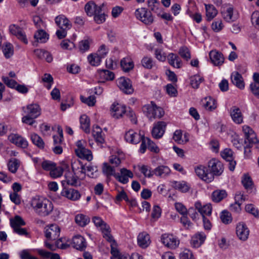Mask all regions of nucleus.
Masks as SVG:
<instances>
[{"mask_svg":"<svg viewBox=\"0 0 259 259\" xmlns=\"http://www.w3.org/2000/svg\"><path fill=\"white\" fill-rule=\"evenodd\" d=\"M30 204L34 212L38 216L46 217L51 215V211L53 210L52 202L49 199L36 196L33 197Z\"/></svg>","mask_w":259,"mask_h":259,"instance_id":"nucleus-1","label":"nucleus"},{"mask_svg":"<svg viewBox=\"0 0 259 259\" xmlns=\"http://www.w3.org/2000/svg\"><path fill=\"white\" fill-rule=\"evenodd\" d=\"M142 109L144 113L151 120L155 118H160L164 114L163 109L158 107L153 102L144 105Z\"/></svg>","mask_w":259,"mask_h":259,"instance_id":"nucleus-2","label":"nucleus"},{"mask_svg":"<svg viewBox=\"0 0 259 259\" xmlns=\"http://www.w3.org/2000/svg\"><path fill=\"white\" fill-rule=\"evenodd\" d=\"M137 19L146 25H151L154 22V16L151 12L145 8L137 9L135 13Z\"/></svg>","mask_w":259,"mask_h":259,"instance_id":"nucleus-3","label":"nucleus"},{"mask_svg":"<svg viewBox=\"0 0 259 259\" xmlns=\"http://www.w3.org/2000/svg\"><path fill=\"white\" fill-rule=\"evenodd\" d=\"M161 241L166 247L170 249L176 248L179 243V240L171 234H164L161 236Z\"/></svg>","mask_w":259,"mask_h":259,"instance_id":"nucleus-4","label":"nucleus"},{"mask_svg":"<svg viewBox=\"0 0 259 259\" xmlns=\"http://www.w3.org/2000/svg\"><path fill=\"white\" fill-rule=\"evenodd\" d=\"M195 171L198 177L207 183L211 182L214 179L213 175L208 171V168L205 166H197L195 168Z\"/></svg>","mask_w":259,"mask_h":259,"instance_id":"nucleus-5","label":"nucleus"},{"mask_svg":"<svg viewBox=\"0 0 259 259\" xmlns=\"http://www.w3.org/2000/svg\"><path fill=\"white\" fill-rule=\"evenodd\" d=\"M60 229L55 224H51L45 228V236L50 240H55L60 236Z\"/></svg>","mask_w":259,"mask_h":259,"instance_id":"nucleus-6","label":"nucleus"},{"mask_svg":"<svg viewBox=\"0 0 259 259\" xmlns=\"http://www.w3.org/2000/svg\"><path fill=\"white\" fill-rule=\"evenodd\" d=\"M221 14L223 19L228 22L235 21L238 17V14L234 12L233 8L230 6L224 7Z\"/></svg>","mask_w":259,"mask_h":259,"instance_id":"nucleus-7","label":"nucleus"},{"mask_svg":"<svg viewBox=\"0 0 259 259\" xmlns=\"http://www.w3.org/2000/svg\"><path fill=\"white\" fill-rule=\"evenodd\" d=\"M117 84L119 89L125 94H131L134 92L131 81L127 78L120 77L117 80Z\"/></svg>","mask_w":259,"mask_h":259,"instance_id":"nucleus-8","label":"nucleus"},{"mask_svg":"<svg viewBox=\"0 0 259 259\" xmlns=\"http://www.w3.org/2000/svg\"><path fill=\"white\" fill-rule=\"evenodd\" d=\"M61 195L71 201H77L81 197L79 192L73 188L64 187L61 193Z\"/></svg>","mask_w":259,"mask_h":259,"instance_id":"nucleus-9","label":"nucleus"},{"mask_svg":"<svg viewBox=\"0 0 259 259\" xmlns=\"http://www.w3.org/2000/svg\"><path fill=\"white\" fill-rule=\"evenodd\" d=\"M72 169L74 175L80 182L83 180L85 177V167L80 162V161H75L72 163Z\"/></svg>","mask_w":259,"mask_h":259,"instance_id":"nucleus-10","label":"nucleus"},{"mask_svg":"<svg viewBox=\"0 0 259 259\" xmlns=\"http://www.w3.org/2000/svg\"><path fill=\"white\" fill-rule=\"evenodd\" d=\"M145 138L140 133H138L133 130H130L125 133L124 139L127 142L133 144H137Z\"/></svg>","mask_w":259,"mask_h":259,"instance_id":"nucleus-11","label":"nucleus"},{"mask_svg":"<svg viewBox=\"0 0 259 259\" xmlns=\"http://www.w3.org/2000/svg\"><path fill=\"white\" fill-rule=\"evenodd\" d=\"M208 167L213 176L214 175L220 176L224 170L223 164L216 159H212L208 162Z\"/></svg>","mask_w":259,"mask_h":259,"instance_id":"nucleus-12","label":"nucleus"},{"mask_svg":"<svg viewBox=\"0 0 259 259\" xmlns=\"http://www.w3.org/2000/svg\"><path fill=\"white\" fill-rule=\"evenodd\" d=\"M8 139L12 143L21 148H26L28 145L27 140L18 134H11Z\"/></svg>","mask_w":259,"mask_h":259,"instance_id":"nucleus-13","label":"nucleus"},{"mask_svg":"<svg viewBox=\"0 0 259 259\" xmlns=\"http://www.w3.org/2000/svg\"><path fill=\"white\" fill-rule=\"evenodd\" d=\"M223 159L229 162V168L231 171L235 169L236 162L234 160L233 152L230 149H225L221 152Z\"/></svg>","mask_w":259,"mask_h":259,"instance_id":"nucleus-14","label":"nucleus"},{"mask_svg":"<svg viewBox=\"0 0 259 259\" xmlns=\"http://www.w3.org/2000/svg\"><path fill=\"white\" fill-rule=\"evenodd\" d=\"M166 123L164 121H158L155 123L152 131V135L153 138L155 139H159L163 135Z\"/></svg>","mask_w":259,"mask_h":259,"instance_id":"nucleus-15","label":"nucleus"},{"mask_svg":"<svg viewBox=\"0 0 259 259\" xmlns=\"http://www.w3.org/2000/svg\"><path fill=\"white\" fill-rule=\"evenodd\" d=\"M9 31L12 34L15 35L25 44L28 43L26 36L22 28L14 24L11 25L9 27Z\"/></svg>","mask_w":259,"mask_h":259,"instance_id":"nucleus-16","label":"nucleus"},{"mask_svg":"<svg viewBox=\"0 0 259 259\" xmlns=\"http://www.w3.org/2000/svg\"><path fill=\"white\" fill-rule=\"evenodd\" d=\"M146 148L149 149L151 151L158 153L159 148L156 144L151 141L149 138H144L142 139V143L141 145L140 152L142 153L145 152Z\"/></svg>","mask_w":259,"mask_h":259,"instance_id":"nucleus-17","label":"nucleus"},{"mask_svg":"<svg viewBox=\"0 0 259 259\" xmlns=\"http://www.w3.org/2000/svg\"><path fill=\"white\" fill-rule=\"evenodd\" d=\"M24 113L37 118L41 114V108L37 104H31L27 105L26 107L23 108Z\"/></svg>","mask_w":259,"mask_h":259,"instance_id":"nucleus-18","label":"nucleus"},{"mask_svg":"<svg viewBox=\"0 0 259 259\" xmlns=\"http://www.w3.org/2000/svg\"><path fill=\"white\" fill-rule=\"evenodd\" d=\"M242 130L245 137V142L249 144H254L257 142L256 136L254 131L248 125H244Z\"/></svg>","mask_w":259,"mask_h":259,"instance_id":"nucleus-19","label":"nucleus"},{"mask_svg":"<svg viewBox=\"0 0 259 259\" xmlns=\"http://www.w3.org/2000/svg\"><path fill=\"white\" fill-rule=\"evenodd\" d=\"M134 177L133 172L127 169L126 168H123L120 169V173H117L115 175V178L119 182L122 184H126L128 182V178H132Z\"/></svg>","mask_w":259,"mask_h":259,"instance_id":"nucleus-20","label":"nucleus"},{"mask_svg":"<svg viewBox=\"0 0 259 259\" xmlns=\"http://www.w3.org/2000/svg\"><path fill=\"white\" fill-rule=\"evenodd\" d=\"M112 116L115 118H119L125 114L126 108L123 105L118 103H113L111 106Z\"/></svg>","mask_w":259,"mask_h":259,"instance_id":"nucleus-21","label":"nucleus"},{"mask_svg":"<svg viewBox=\"0 0 259 259\" xmlns=\"http://www.w3.org/2000/svg\"><path fill=\"white\" fill-rule=\"evenodd\" d=\"M230 113L232 119L235 123L241 124L243 122V116L239 108L232 107L230 109Z\"/></svg>","mask_w":259,"mask_h":259,"instance_id":"nucleus-22","label":"nucleus"},{"mask_svg":"<svg viewBox=\"0 0 259 259\" xmlns=\"http://www.w3.org/2000/svg\"><path fill=\"white\" fill-rule=\"evenodd\" d=\"M249 230L243 223H239L236 226V234L241 240H246L249 235Z\"/></svg>","mask_w":259,"mask_h":259,"instance_id":"nucleus-23","label":"nucleus"},{"mask_svg":"<svg viewBox=\"0 0 259 259\" xmlns=\"http://www.w3.org/2000/svg\"><path fill=\"white\" fill-rule=\"evenodd\" d=\"M137 242L139 246L142 248H147L151 243L149 235L145 232L140 233L138 236Z\"/></svg>","mask_w":259,"mask_h":259,"instance_id":"nucleus-24","label":"nucleus"},{"mask_svg":"<svg viewBox=\"0 0 259 259\" xmlns=\"http://www.w3.org/2000/svg\"><path fill=\"white\" fill-rule=\"evenodd\" d=\"M72 244L74 248L79 250H83L87 247L85 239L79 235L75 236L72 238Z\"/></svg>","mask_w":259,"mask_h":259,"instance_id":"nucleus-25","label":"nucleus"},{"mask_svg":"<svg viewBox=\"0 0 259 259\" xmlns=\"http://www.w3.org/2000/svg\"><path fill=\"white\" fill-rule=\"evenodd\" d=\"M195 207L202 217H205V215H210L211 213L212 207L210 204L202 205L200 201H197L195 203Z\"/></svg>","mask_w":259,"mask_h":259,"instance_id":"nucleus-26","label":"nucleus"},{"mask_svg":"<svg viewBox=\"0 0 259 259\" xmlns=\"http://www.w3.org/2000/svg\"><path fill=\"white\" fill-rule=\"evenodd\" d=\"M206 239V235L203 232H198L194 235L191 238V244L195 248L200 246Z\"/></svg>","mask_w":259,"mask_h":259,"instance_id":"nucleus-27","label":"nucleus"},{"mask_svg":"<svg viewBox=\"0 0 259 259\" xmlns=\"http://www.w3.org/2000/svg\"><path fill=\"white\" fill-rule=\"evenodd\" d=\"M209 57L211 62L215 66H220L224 63L223 55L217 51H211L209 53Z\"/></svg>","mask_w":259,"mask_h":259,"instance_id":"nucleus-28","label":"nucleus"},{"mask_svg":"<svg viewBox=\"0 0 259 259\" xmlns=\"http://www.w3.org/2000/svg\"><path fill=\"white\" fill-rule=\"evenodd\" d=\"M65 180L62 181L63 186L64 185L65 183L68 185L73 186H76L80 185V182L78 179L74 174L73 175L70 171H67L65 173Z\"/></svg>","mask_w":259,"mask_h":259,"instance_id":"nucleus-29","label":"nucleus"},{"mask_svg":"<svg viewBox=\"0 0 259 259\" xmlns=\"http://www.w3.org/2000/svg\"><path fill=\"white\" fill-rule=\"evenodd\" d=\"M55 23L60 28L70 29L71 26L68 19L63 15L58 16L55 18Z\"/></svg>","mask_w":259,"mask_h":259,"instance_id":"nucleus-30","label":"nucleus"},{"mask_svg":"<svg viewBox=\"0 0 259 259\" xmlns=\"http://www.w3.org/2000/svg\"><path fill=\"white\" fill-rule=\"evenodd\" d=\"M168 63L174 67L180 68L183 65L182 61L179 57L174 53H169L167 56Z\"/></svg>","mask_w":259,"mask_h":259,"instance_id":"nucleus-31","label":"nucleus"},{"mask_svg":"<svg viewBox=\"0 0 259 259\" xmlns=\"http://www.w3.org/2000/svg\"><path fill=\"white\" fill-rule=\"evenodd\" d=\"M232 83L237 88L243 89L244 88V82L242 75L237 71L233 72L231 76Z\"/></svg>","mask_w":259,"mask_h":259,"instance_id":"nucleus-32","label":"nucleus"},{"mask_svg":"<svg viewBox=\"0 0 259 259\" xmlns=\"http://www.w3.org/2000/svg\"><path fill=\"white\" fill-rule=\"evenodd\" d=\"M154 175L160 178H165L169 175L170 169L165 165H160L153 170Z\"/></svg>","mask_w":259,"mask_h":259,"instance_id":"nucleus-33","label":"nucleus"},{"mask_svg":"<svg viewBox=\"0 0 259 259\" xmlns=\"http://www.w3.org/2000/svg\"><path fill=\"white\" fill-rule=\"evenodd\" d=\"M92 135L97 143L99 144L104 143V134L103 133L102 129L98 125L93 127Z\"/></svg>","mask_w":259,"mask_h":259,"instance_id":"nucleus-34","label":"nucleus"},{"mask_svg":"<svg viewBox=\"0 0 259 259\" xmlns=\"http://www.w3.org/2000/svg\"><path fill=\"white\" fill-rule=\"evenodd\" d=\"M202 106L208 111H212L217 108V103L214 99L208 97L204 98L201 101Z\"/></svg>","mask_w":259,"mask_h":259,"instance_id":"nucleus-35","label":"nucleus"},{"mask_svg":"<svg viewBox=\"0 0 259 259\" xmlns=\"http://www.w3.org/2000/svg\"><path fill=\"white\" fill-rule=\"evenodd\" d=\"M100 8V6H97L93 2L88 3L84 7L85 12L89 16H94L96 13H99Z\"/></svg>","mask_w":259,"mask_h":259,"instance_id":"nucleus-36","label":"nucleus"},{"mask_svg":"<svg viewBox=\"0 0 259 259\" xmlns=\"http://www.w3.org/2000/svg\"><path fill=\"white\" fill-rule=\"evenodd\" d=\"M148 6L150 9L155 13L157 16L162 13L163 8L159 2L156 0H149L148 2Z\"/></svg>","mask_w":259,"mask_h":259,"instance_id":"nucleus-37","label":"nucleus"},{"mask_svg":"<svg viewBox=\"0 0 259 259\" xmlns=\"http://www.w3.org/2000/svg\"><path fill=\"white\" fill-rule=\"evenodd\" d=\"M75 153L77 156L80 158L91 161L93 159V156L91 151L85 148L80 150H75Z\"/></svg>","mask_w":259,"mask_h":259,"instance_id":"nucleus-38","label":"nucleus"},{"mask_svg":"<svg viewBox=\"0 0 259 259\" xmlns=\"http://www.w3.org/2000/svg\"><path fill=\"white\" fill-rule=\"evenodd\" d=\"M172 186L176 189L183 193L188 192L190 188V186L185 181H175L172 183Z\"/></svg>","mask_w":259,"mask_h":259,"instance_id":"nucleus-39","label":"nucleus"},{"mask_svg":"<svg viewBox=\"0 0 259 259\" xmlns=\"http://www.w3.org/2000/svg\"><path fill=\"white\" fill-rule=\"evenodd\" d=\"M205 9L206 18L208 21L212 20L218 14V11L212 5H205Z\"/></svg>","mask_w":259,"mask_h":259,"instance_id":"nucleus-40","label":"nucleus"},{"mask_svg":"<svg viewBox=\"0 0 259 259\" xmlns=\"http://www.w3.org/2000/svg\"><path fill=\"white\" fill-rule=\"evenodd\" d=\"M75 221L77 224L81 227H84L90 222V219L88 216L83 214H78L75 216Z\"/></svg>","mask_w":259,"mask_h":259,"instance_id":"nucleus-41","label":"nucleus"},{"mask_svg":"<svg viewBox=\"0 0 259 259\" xmlns=\"http://www.w3.org/2000/svg\"><path fill=\"white\" fill-rule=\"evenodd\" d=\"M80 127L87 133L90 132V120L86 115H82L80 117Z\"/></svg>","mask_w":259,"mask_h":259,"instance_id":"nucleus-42","label":"nucleus"},{"mask_svg":"<svg viewBox=\"0 0 259 259\" xmlns=\"http://www.w3.org/2000/svg\"><path fill=\"white\" fill-rule=\"evenodd\" d=\"M102 232L103 237L109 242L111 243V245H113V243H114V240L113 239V236L111 234L110 228V227L107 225L104 228H103L101 230Z\"/></svg>","mask_w":259,"mask_h":259,"instance_id":"nucleus-43","label":"nucleus"},{"mask_svg":"<svg viewBox=\"0 0 259 259\" xmlns=\"http://www.w3.org/2000/svg\"><path fill=\"white\" fill-rule=\"evenodd\" d=\"M20 164V162L19 160L15 158L11 159L8 163V169L12 173L15 174L17 171Z\"/></svg>","mask_w":259,"mask_h":259,"instance_id":"nucleus-44","label":"nucleus"},{"mask_svg":"<svg viewBox=\"0 0 259 259\" xmlns=\"http://www.w3.org/2000/svg\"><path fill=\"white\" fill-rule=\"evenodd\" d=\"M227 196L226 191L218 190L214 191L212 194V199L214 202H218L223 200Z\"/></svg>","mask_w":259,"mask_h":259,"instance_id":"nucleus-45","label":"nucleus"},{"mask_svg":"<svg viewBox=\"0 0 259 259\" xmlns=\"http://www.w3.org/2000/svg\"><path fill=\"white\" fill-rule=\"evenodd\" d=\"M92 43V39L88 38L81 40L79 43V51L83 53L90 49V45Z\"/></svg>","mask_w":259,"mask_h":259,"instance_id":"nucleus-46","label":"nucleus"},{"mask_svg":"<svg viewBox=\"0 0 259 259\" xmlns=\"http://www.w3.org/2000/svg\"><path fill=\"white\" fill-rule=\"evenodd\" d=\"M34 37L37 42L40 43L46 42L49 38L48 34L42 29L38 30L34 34Z\"/></svg>","mask_w":259,"mask_h":259,"instance_id":"nucleus-47","label":"nucleus"},{"mask_svg":"<svg viewBox=\"0 0 259 259\" xmlns=\"http://www.w3.org/2000/svg\"><path fill=\"white\" fill-rule=\"evenodd\" d=\"M2 51L6 58H10L14 54V49L12 45L9 42L6 43L2 48Z\"/></svg>","mask_w":259,"mask_h":259,"instance_id":"nucleus-48","label":"nucleus"},{"mask_svg":"<svg viewBox=\"0 0 259 259\" xmlns=\"http://www.w3.org/2000/svg\"><path fill=\"white\" fill-rule=\"evenodd\" d=\"M102 58L97 54H91L88 57L89 63L94 66L99 65L101 62Z\"/></svg>","mask_w":259,"mask_h":259,"instance_id":"nucleus-49","label":"nucleus"},{"mask_svg":"<svg viewBox=\"0 0 259 259\" xmlns=\"http://www.w3.org/2000/svg\"><path fill=\"white\" fill-rule=\"evenodd\" d=\"M242 184L247 191L251 190L253 187L251 178L247 175H244L242 179Z\"/></svg>","mask_w":259,"mask_h":259,"instance_id":"nucleus-50","label":"nucleus"},{"mask_svg":"<svg viewBox=\"0 0 259 259\" xmlns=\"http://www.w3.org/2000/svg\"><path fill=\"white\" fill-rule=\"evenodd\" d=\"M121 67L124 71L127 72L134 67L133 62L130 58H124L120 62Z\"/></svg>","mask_w":259,"mask_h":259,"instance_id":"nucleus-51","label":"nucleus"},{"mask_svg":"<svg viewBox=\"0 0 259 259\" xmlns=\"http://www.w3.org/2000/svg\"><path fill=\"white\" fill-rule=\"evenodd\" d=\"M100 78L106 80H112L114 78V74L111 71L107 70H101L99 71Z\"/></svg>","mask_w":259,"mask_h":259,"instance_id":"nucleus-52","label":"nucleus"},{"mask_svg":"<svg viewBox=\"0 0 259 259\" xmlns=\"http://www.w3.org/2000/svg\"><path fill=\"white\" fill-rule=\"evenodd\" d=\"M31 139L34 144L40 148L44 147L45 143L41 139L38 135L36 134H32L31 135Z\"/></svg>","mask_w":259,"mask_h":259,"instance_id":"nucleus-53","label":"nucleus"},{"mask_svg":"<svg viewBox=\"0 0 259 259\" xmlns=\"http://www.w3.org/2000/svg\"><path fill=\"white\" fill-rule=\"evenodd\" d=\"M111 253L112 255L111 259H127L128 257L127 255L121 254L117 248L112 247V245H111Z\"/></svg>","mask_w":259,"mask_h":259,"instance_id":"nucleus-54","label":"nucleus"},{"mask_svg":"<svg viewBox=\"0 0 259 259\" xmlns=\"http://www.w3.org/2000/svg\"><path fill=\"white\" fill-rule=\"evenodd\" d=\"M103 171L107 177L113 176L115 177V175L117 174L115 173L114 168L106 163L103 164Z\"/></svg>","mask_w":259,"mask_h":259,"instance_id":"nucleus-55","label":"nucleus"},{"mask_svg":"<svg viewBox=\"0 0 259 259\" xmlns=\"http://www.w3.org/2000/svg\"><path fill=\"white\" fill-rule=\"evenodd\" d=\"M10 223L11 226L13 228L17 227H20L25 225V223L23 219L18 215H16L14 219H11L10 220Z\"/></svg>","mask_w":259,"mask_h":259,"instance_id":"nucleus-56","label":"nucleus"},{"mask_svg":"<svg viewBox=\"0 0 259 259\" xmlns=\"http://www.w3.org/2000/svg\"><path fill=\"white\" fill-rule=\"evenodd\" d=\"M63 172V168L62 167L54 166L50 172V175L53 178H57L61 177Z\"/></svg>","mask_w":259,"mask_h":259,"instance_id":"nucleus-57","label":"nucleus"},{"mask_svg":"<svg viewBox=\"0 0 259 259\" xmlns=\"http://www.w3.org/2000/svg\"><path fill=\"white\" fill-rule=\"evenodd\" d=\"M92 222L94 223L95 225L97 227L99 228L100 230L102 229L108 225L101 219V218L95 216L92 218Z\"/></svg>","mask_w":259,"mask_h":259,"instance_id":"nucleus-58","label":"nucleus"},{"mask_svg":"<svg viewBox=\"0 0 259 259\" xmlns=\"http://www.w3.org/2000/svg\"><path fill=\"white\" fill-rule=\"evenodd\" d=\"M191 84L193 88L197 89L201 82L203 80L202 77L195 75L191 77Z\"/></svg>","mask_w":259,"mask_h":259,"instance_id":"nucleus-59","label":"nucleus"},{"mask_svg":"<svg viewBox=\"0 0 259 259\" xmlns=\"http://www.w3.org/2000/svg\"><path fill=\"white\" fill-rule=\"evenodd\" d=\"M251 22L253 26L259 30V12H253L251 16Z\"/></svg>","mask_w":259,"mask_h":259,"instance_id":"nucleus-60","label":"nucleus"},{"mask_svg":"<svg viewBox=\"0 0 259 259\" xmlns=\"http://www.w3.org/2000/svg\"><path fill=\"white\" fill-rule=\"evenodd\" d=\"M155 58L160 61L164 62L166 58V54L162 49H156L154 53Z\"/></svg>","mask_w":259,"mask_h":259,"instance_id":"nucleus-61","label":"nucleus"},{"mask_svg":"<svg viewBox=\"0 0 259 259\" xmlns=\"http://www.w3.org/2000/svg\"><path fill=\"white\" fill-rule=\"evenodd\" d=\"M140 171L144 175L145 177L148 178L152 177L153 175V171H151V168L150 167L143 165L141 166L140 168Z\"/></svg>","mask_w":259,"mask_h":259,"instance_id":"nucleus-62","label":"nucleus"},{"mask_svg":"<svg viewBox=\"0 0 259 259\" xmlns=\"http://www.w3.org/2000/svg\"><path fill=\"white\" fill-rule=\"evenodd\" d=\"M179 54L184 59L188 61L191 58L190 52L188 48L186 47H183L180 49Z\"/></svg>","mask_w":259,"mask_h":259,"instance_id":"nucleus-63","label":"nucleus"},{"mask_svg":"<svg viewBox=\"0 0 259 259\" xmlns=\"http://www.w3.org/2000/svg\"><path fill=\"white\" fill-rule=\"evenodd\" d=\"M142 66L147 69H151L153 66V61L151 58L148 57H144L142 61Z\"/></svg>","mask_w":259,"mask_h":259,"instance_id":"nucleus-64","label":"nucleus"}]
</instances>
